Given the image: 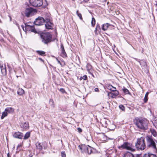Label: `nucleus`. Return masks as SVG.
<instances>
[{"instance_id": "nucleus-44", "label": "nucleus", "mask_w": 157, "mask_h": 157, "mask_svg": "<svg viewBox=\"0 0 157 157\" xmlns=\"http://www.w3.org/2000/svg\"><path fill=\"white\" fill-rule=\"evenodd\" d=\"M96 28H97V29H100V26H99V25L97 24Z\"/></svg>"}, {"instance_id": "nucleus-53", "label": "nucleus", "mask_w": 157, "mask_h": 157, "mask_svg": "<svg viewBox=\"0 0 157 157\" xmlns=\"http://www.w3.org/2000/svg\"><path fill=\"white\" fill-rule=\"evenodd\" d=\"M155 2H156V4L155 5L157 6V0H156V1H155Z\"/></svg>"}, {"instance_id": "nucleus-30", "label": "nucleus", "mask_w": 157, "mask_h": 157, "mask_svg": "<svg viewBox=\"0 0 157 157\" xmlns=\"http://www.w3.org/2000/svg\"><path fill=\"white\" fill-rule=\"evenodd\" d=\"M76 14L79 17L80 19L82 20V15L81 13H79V12L78 10H77L76 11Z\"/></svg>"}, {"instance_id": "nucleus-10", "label": "nucleus", "mask_w": 157, "mask_h": 157, "mask_svg": "<svg viewBox=\"0 0 157 157\" xmlns=\"http://www.w3.org/2000/svg\"><path fill=\"white\" fill-rule=\"evenodd\" d=\"M13 109H6L3 112L1 116V119H3L7 115L8 113H11L13 112Z\"/></svg>"}, {"instance_id": "nucleus-35", "label": "nucleus", "mask_w": 157, "mask_h": 157, "mask_svg": "<svg viewBox=\"0 0 157 157\" xmlns=\"http://www.w3.org/2000/svg\"><path fill=\"white\" fill-rule=\"evenodd\" d=\"M109 120H105L104 121V122L105 124V126L107 127V122H108Z\"/></svg>"}, {"instance_id": "nucleus-33", "label": "nucleus", "mask_w": 157, "mask_h": 157, "mask_svg": "<svg viewBox=\"0 0 157 157\" xmlns=\"http://www.w3.org/2000/svg\"><path fill=\"white\" fill-rule=\"evenodd\" d=\"M112 86H113L111 85H107L106 87L108 89L111 90H112Z\"/></svg>"}, {"instance_id": "nucleus-3", "label": "nucleus", "mask_w": 157, "mask_h": 157, "mask_svg": "<svg viewBox=\"0 0 157 157\" xmlns=\"http://www.w3.org/2000/svg\"><path fill=\"white\" fill-rule=\"evenodd\" d=\"M44 0L45 3L43 2V0H30L29 2L31 5L33 7H40L43 5V7H45L47 6L48 4L46 0Z\"/></svg>"}, {"instance_id": "nucleus-50", "label": "nucleus", "mask_w": 157, "mask_h": 157, "mask_svg": "<svg viewBox=\"0 0 157 157\" xmlns=\"http://www.w3.org/2000/svg\"><path fill=\"white\" fill-rule=\"evenodd\" d=\"M39 59L42 62H44V60L41 58H39Z\"/></svg>"}, {"instance_id": "nucleus-43", "label": "nucleus", "mask_w": 157, "mask_h": 157, "mask_svg": "<svg viewBox=\"0 0 157 157\" xmlns=\"http://www.w3.org/2000/svg\"><path fill=\"white\" fill-rule=\"evenodd\" d=\"M56 59L58 63H59L61 65H62L61 63H60V61L58 60V59L57 58H56Z\"/></svg>"}, {"instance_id": "nucleus-46", "label": "nucleus", "mask_w": 157, "mask_h": 157, "mask_svg": "<svg viewBox=\"0 0 157 157\" xmlns=\"http://www.w3.org/2000/svg\"><path fill=\"white\" fill-rule=\"evenodd\" d=\"M98 30V29H97V28H95V33L96 34H97V31Z\"/></svg>"}, {"instance_id": "nucleus-16", "label": "nucleus", "mask_w": 157, "mask_h": 157, "mask_svg": "<svg viewBox=\"0 0 157 157\" xmlns=\"http://www.w3.org/2000/svg\"><path fill=\"white\" fill-rule=\"evenodd\" d=\"M52 24L49 21L47 22L45 24V26L47 29H51L52 28Z\"/></svg>"}, {"instance_id": "nucleus-22", "label": "nucleus", "mask_w": 157, "mask_h": 157, "mask_svg": "<svg viewBox=\"0 0 157 157\" xmlns=\"http://www.w3.org/2000/svg\"><path fill=\"white\" fill-rule=\"evenodd\" d=\"M109 25H110L107 23L103 24L102 27V30L104 31L106 30Z\"/></svg>"}, {"instance_id": "nucleus-28", "label": "nucleus", "mask_w": 157, "mask_h": 157, "mask_svg": "<svg viewBox=\"0 0 157 157\" xmlns=\"http://www.w3.org/2000/svg\"><path fill=\"white\" fill-rule=\"evenodd\" d=\"M122 90L123 91V92L125 94H129L130 93L128 90L127 89H126L125 88L123 87V88Z\"/></svg>"}, {"instance_id": "nucleus-40", "label": "nucleus", "mask_w": 157, "mask_h": 157, "mask_svg": "<svg viewBox=\"0 0 157 157\" xmlns=\"http://www.w3.org/2000/svg\"><path fill=\"white\" fill-rule=\"evenodd\" d=\"M60 91L62 93H64L65 92V90L63 88H60Z\"/></svg>"}, {"instance_id": "nucleus-23", "label": "nucleus", "mask_w": 157, "mask_h": 157, "mask_svg": "<svg viewBox=\"0 0 157 157\" xmlns=\"http://www.w3.org/2000/svg\"><path fill=\"white\" fill-rule=\"evenodd\" d=\"M124 157H134L133 155L131 153L127 152L124 155Z\"/></svg>"}, {"instance_id": "nucleus-6", "label": "nucleus", "mask_w": 157, "mask_h": 157, "mask_svg": "<svg viewBox=\"0 0 157 157\" xmlns=\"http://www.w3.org/2000/svg\"><path fill=\"white\" fill-rule=\"evenodd\" d=\"M118 147L119 149L121 148L125 149L127 150L131 151H134L135 149L133 147L132 144L128 142H124L123 144L121 146H118Z\"/></svg>"}, {"instance_id": "nucleus-49", "label": "nucleus", "mask_w": 157, "mask_h": 157, "mask_svg": "<svg viewBox=\"0 0 157 157\" xmlns=\"http://www.w3.org/2000/svg\"><path fill=\"white\" fill-rule=\"evenodd\" d=\"M122 107H123V108H124V106L123 105H120L119 106V108H122Z\"/></svg>"}, {"instance_id": "nucleus-19", "label": "nucleus", "mask_w": 157, "mask_h": 157, "mask_svg": "<svg viewBox=\"0 0 157 157\" xmlns=\"http://www.w3.org/2000/svg\"><path fill=\"white\" fill-rule=\"evenodd\" d=\"M17 93L18 95H21L24 93V91L22 89L19 88L18 89Z\"/></svg>"}, {"instance_id": "nucleus-5", "label": "nucleus", "mask_w": 157, "mask_h": 157, "mask_svg": "<svg viewBox=\"0 0 157 157\" xmlns=\"http://www.w3.org/2000/svg\"><path fill=\"white\" fill-rule=\"evenodd\" d=\"M40 37L42 39V41L44 44H46L51 41L52 36L48 33L41 34Z\"/></svg>"}, {"instance_id": "nucleus-7", "label": "nucleus", "mask_w": 157, "mask_h": 157, "mask_svg": "<svg viewBox=\"0 0 157 157\" xmlns=\"http://www.w3.org/2000/svg\"><path fill=\"white\" fill-rule=\"evenodd\" d=\"M31 23H25V29H24L23 25H21V26L23 30L25 32L31 31L34 33H36V31L35 30L34 25H30Z\"/></svg>"}, {"instance_id": "nucleus-14", "label": "nucleus", "mask_w": 157, "mask_h": 157, "mask_svg": "<svg viewBox=\"0 0 157 157\" xmlns=\"http://www.w3.org/2000/svg\"><path fill=\"white\" fill-rule=\"evenodd\" d=\"M119 92L118 91H115L112 92H110L108 94V95L110 96L112 98H114L119 94Z\"/></svg>"}, {"instance_id": "nucleus-37", "label": "nucleus", "mask_w": 157, "mask_h": 157, "mask_svg": "<svg viewBox=\"0 0 157 157\" xmlns=\"http://www.w3.org/2000/svg\"><path fill=\"white\" fill-rule=\"evenodd\" d=\"M134 59H135L140 64H141V61L140 60H139L138 59L136 58H133Z\"/></svg>"}, {"instance_id": "nucleus-13", "label": "nucleus", "mask_w": 157, "mask_h": 157, "mask_svg": "<svg viewBox=\"0 0 157 157\" xmlns=\"http://www.w3.org/2000/svg\"><path fill=\"white\" fill-rule=\"evenodd\" d=\"M60 47L61 51L60 54L61 56L64 58L67 57V54L64 50L63 45L62 44H61Z\"/></svg>"}, {"instance_id": "nucleus-1", "label": "nucleus", "mask_w": 157, "mask_h": 157, "mask_svg": "<svg viewBox=\"0 0 157 157\" xmlns=\"http://www.w3.org/2000/svg\"><path fill=\"white\" fill-rule=\"evenodd\" d=\"M146 140L147 142V147L152 150L153 153H157V140L154 139L151 136H146Z\"/></svg>"}, {"instance_id": "nucleus-36", "label": "nucleus", "mask_w": 157, "mask_h": 157, "mask_svg": "<svg viewBox=\"0 0 157 157\" xmlns=\"http://www.w3.org/2000/svg\"><path fill=\"white\" fill-rule=\"evenodd\" d=\"M61 156L62 157H65L66 154L64 152H61Z\"/></svg>"}, {"instance_id": "nucleus-20", "label": "nucleus", "mask_w": 157, "mask_h": 157, "mask_svg": "<svg viewBox=\"0 0 157 157\" xmlns=\"http://www.w3.org/2000/svg\"><path fill=\"white\" fill-rule=\"evenodd\" d=\"M0 68L1 69V71L2 74L4 72H6V66L5 65H4V66H3L2 65H1V64H0Z\"/></svg>"}, {"instance_id": "nucleus-42", "label": "nucleus", "mask_w": 157, "mask_h": 157, "mask_svg": "<svg viewBox=\"0 0 157 157\" xmlns=\"http://www.w3.org/2000/svg\"><path fill=\"white\" fill-rule=\"evenodd\" d=\"M77 130L79 132H82V129L80 128H77Z\"/></svg>"}, {"instance_id": "nucleus-21", "label": "nucleus", "mask_w": 157, "mask_h": 157, "mask_svg": "<svg viewBox=\"0 0 157 157\" xmlns=\"http://www.w3.org/2000/svg\"><path fill=\"white\" fill-rule=\"evenodd\" d=\"M154 126L157 128V117H155L152 121Z\"/></svg>"}, {"instance_id": "nucleus-48", "label": "nucleus", "mask_w": 157, "mask_h": 157, "mask_svg": "<svg viewBox=\"0 0 157 157\" xmlns=\"http://www.w3.org/2000/svg\"><path fill=\"white\" fill-rule=\"evenodd\" d=\"M16 25L17 26V27H18V28L20 30L19 25L17 23H16Z\"/></svg>"}, {"instance_id": "nucleus-32", "label": "nucleus", "mask_w": 157, "mask_h": 157, "mask_svg": "<svg viewBox=\"0 0 157 157\" xmlns=\"http://www.w3.org/2000/svg\"><path fill=\"white\" fill-rule=\"evenodd\" d=\"M151 133L152 134V135L154 136L155 137H156L157 136L156 132H155V131L154 130H151Z\"/></svg>"}, {"instance_id": "nucleus-12", "label": "nucleus", "mask_w": 157, "mask_h": 157, "mask_svg": "<svg viewBox=\"0 0 157 157\" xmlns=\"http://www.w3.org/2000/svg\"><path fill=\"white\" fill-rule=\"evenodd\" d=\"M13 136L15 138L21 139L23 136V135L22 133L17 132L14 133L13 135Z\"/></svg>"}, {"instance_id": "nucleus-34", "label": "nucleus", "mask_w": 157, "mask_h": 157, "mask_svg": "<svg viewBox=\"0 0 157 157\" xmlns=\"http://www.w3.org/2000/svg\"><path fill=\"white\" fill-rule=\"evenodd\" d=\"M141 63L142 64H140V65H141L142 66H145V65H146V62L142 60L141 61Z\"/></svg>"}, {"instance_id": "nucleus-27", "label": "nucleus", "mask_w": 157, "mask_h": 157, "mask_svg": "<svg viewBox=\"0 0 157 157\" xmlns=\"http://www.w3.org/2000/svg\"><path fill=\"white\" fill-rule=\"evenodd\" d=\"M91 25L92 26L94 27L95 24V18L93 17L92 18V20L91 22Z\"/></svg>"}, {"instance_id": "nucleus-4", "label": "nucleus", "mask_w": 157, "mask_h": 157, "mask_svg": "<svg viewBox=\"0 0 157 157\" xmlns=\"http://www.w3.org/2000/svg\"><path fill=\"white\" fill-rule=\"evenodd\" d=\"M136 146L138 149L142 150L145 149L146 145L144 137H142L137 139V142L136 143Z\"/></svg>"}, {"instance_id": "nucleus-41", "label": "nucleus", "mask_w": 157, "mask_h": 157, "mask_svg": "<svg viewBox=\"0 0 157 157\" xmlns=\"http://www.w3.org/2000/svg\"><path fill=\"white\" fill-rule=\"evenodd\" d=\"M91 66L90 64H87L86 66V68L87 71H89V69L88 68V67H91Z\"/></svg>"}, {"instance_id": "nucleus-54", "label": "nucleus", "mask_w": 157, "mask_h": 157, "mask_svg": "<svg viewBox=\"0 0 157 157\" xmlns=\"http://www.w3.org/2000/svg\"><path fill=\"white\" fill-rule=\"evenodd\" d=\"M136 157H140L138 155L136 156Z\"/></svg>"}, {"instance_id": "nucleus-45", "label": "nucleus", "mask_w": 157, "mask_h": 157, "mask_svg": "<svg viewBox=\"0 0 157 157\" xmlns=\"http://www.w3.org/2000/svg\"><path fill=\"white\" fill-rule=\"evenodd\" d=\"M94 91L95 92H98L99 91V89L98 88H96L94 89Z\"/></svg>"}, {"instance_id": "nucleus-2", "label": "nucleus", "mask_w": 157, "mask_h": 157, "mask_svg": "<svg viewBox=\"0 0 157 157\" xmlns=\"http://www.w3.org/2000/svg\"><path fill=\"white\" fill-rule=\"evenodd\" d=\"M134 122L137 127L140 129L146 130L148 128L149 121L146 119L136 118Z\"/></svg>"}, {"instance_id": "nucleus-29", "label": "nucleus", "mask_w": 157, "mask_h": 157, "mask_svg": "<svg viewBox=\"0 0 157 157\" xmlns=\"http://www.w3.org/2000/svg\"><path fill=\"white\" fill-rule=\"evenodd\" d=\"M87 79V77L86 75H84L83 76L81 77L79 79L80 80H81L82 79H83L84 80H86Z\"/></svg>"}, {"instance_id": "nucleus-11", "label": "nucleus", "mask_w": 157, "mask_h": 157, "mask_svg": "<svg viewBox=\"0 0 157 157\" xmlns=\"http://www.w3.org/2000/svg\"><path fill=\"white\" fill-rule=\"evenodd\" d=\"M78 148L82 152L86 153L88 146L84 144H82L78 146Z\"/></svg>"}, {"instance_id": "nucleus-31", "label": "nucleus", "mask_w": 157, "mask_h": 157, "mask_svg": "<svg viewBox=\"0 0 157 157\" xmlns=\"http://www.w3.org/2000/svg\"><path fill=\"white\" fill-rule=\"evenodd\" d=\"M49 104L53 107L54 105V101L52 99H50L49 101Z\"/></svg>"}, {"instance_id": "nucleus-18", "label": "nucleus", "mask_w": 157, "mask_h": 157, "mask_svg": "<svg viewBox=\"0 0 157 157\" xmlns=\"http://www.w3.org/2000/svg\"><path fill=\"white\" fill-rule=\"evenodd\" d=\"M21 126V128H22L25 129H26L28 128L29 124L28 123L25 122L23 123H22Z\"/></svg>"}, {"instance_id": "nucleus-51", "label": "nucleus", "mask_w": 157, "mask_h": 157, "mask_svg": "<svg viewBox=\"0 0 157 157\" xmlns=\"http://www.w3.org/2000/svg\"><path fill=\"white\" fill-rule=\"evenodd\" d=\"M21 146L22 145L21 144H19L17 147V148H18L19 147H21Z\"/></svg>"}, {"instance_id": "nucleus-8", "label": "nucleus", "mask_w": 157, "mask_h": 157, "mask_svg": "<svg viewBox=\"0 0 157 157\" xmlns=\"http://www.w3.org/2000/svg\"><path fill=\"white\" fill-rule=\"evenodd\" d=\"M36 12L34 9L32 8H27L25 11V16L27 17L31 16Z\"/></svg>"}, {"instance_id": "nucleus-39", "label": "nucleus", "mask_w": 157, "mask_h": 157, "mask_svg": "<svg viewBox=\"0 0 157 157\" xmlns=\"http://www.w3.org/2000/svg\"><path fill=\"white\" fill-rule=\"evenodd\" d=\"M148 100V98L147 97H144V102L146 103L147 102V101Z\"/></svg>"}, {"instance_id": "nucleus-26", "label": "nucleus", "mask_w": 157, "mask_h": 157, "mask_svg": "<svg viewBox=\"0 0 157 157\" xmlns=\"http://www.w3.org/2000/svg\"><path fill=\"white\" fill-rule=\"evenodd\" d=\"M30 136V132H27L26 133L24 137V139L26 140L28 139Z\"/></svg>"}, {"instance_id": "nucleus-52", "label": "nucleus", "mask_w": 157, "mask_h": 157, "mask_svg": "<svg viewBox=\"0 0 157 157\" xmlns=\"http://www.w3.org/2000/svg\"><path fill=\"white\" fill-rule=\"evenodd\" d=\"M121 109L122 110V111H124L125 109Z\"/></svg>"}, {"instance_id": "nucleus-9", "label": "nucleus", "mask_w": 157, "mask_h": 157, "mask_svg": "<svg viewBox=\"0 0 157 157\" xmlns=\"http://www.w3.org/2000/svg\"><path fill=\"white\" fill-rule=\"evenodd\" d=\"M44 22V19L43 17H39L35 20L34 24L36 25H43Z\"/></svg>"}, {"instance_id": "nucleus-25", "label": "nucleus", "mask_w": 157, "mask_h": 157, "mask_svg": "<svg viewBox=\"0 0 157 157\" xmlns=\"http://www.w3.org/2000/svg\"><path fill=\"white\" fill-rule=\"evenodd\" d=\"M36 52L40 55L42 56H45V53L44 52L42 51L38 50L36 51Z\"/></svg>"}, {"instance_id": "nucleus-24", "label": "nucleus", "mask_w": 157, "mask_h": 157, "mask_svg": "<svg viewBox=\"0 0 157 157\" xmlns=\"http://www.w3.org/2000/svg\"><path fill=\"white\" fill-rule=\"evenodd\" d=\"M36 145L37 149H39L40 151L42 150V146L40 143H36Z\"/></svg>"}, {"instance_id": "nucleus-15", "label": "nucleus", "mask_w": 157, "mask_h": 157, "mask_svg": "<svg viewBox=\"0 0 157 157\" xmlns=\"http://www.w3.org/2000/svg\"><path fill=\"white\" fill-rule=\"evenodd\" d=\"M95 151V149L90 146H88V148L86 153H87L88 154H90L91 153H94Z\"/></svg>"}, {"instance_id": "nucleus-17", "label": "nucleus", "mask_w": 157, "mask_h": 157, "mask_svg": "<svg viewBox=\"0 0 157 157\" xmlns=\"http://www.w3.org/2000/svg\"><path fill=\"white\" fill-rule=\"evenodd\" d=\"M144 157H156V156L153 153H148L144 154Z\"/></svg>"}, {"instance_id": "nucleus-47", "label": "nucleus", "mask_w": 157, "mask_h": 157, "mask_svg": "<svg viewBox=\"0 0 157 157\" xmlns=\"http://www.w3.org/2000/svg\"><path fill=\"white\" fill-rule=\"evenodd\" d=\"M148 94H149V93L148 92H147L145 94V97H147L148 96Z\"/></svg>"}, {"instance_id": "nucleus-38", "label": "nucleus", "mask_w": 157, "mask_h": 157, "mask_svg": "<svg viewBox=\"0 0 157 157\" xmlns=\"http://www.w3.org/2000/svg\"><path fill=\"white\" fill-rule=\"evenodd\" d=\"M113 92L115 91H117L116 90V89L115 87H113L112 86V90H111Z\"/></svg>"}]
</instances>
